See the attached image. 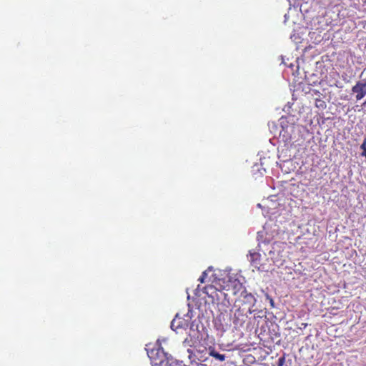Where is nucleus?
Instances as JSON below:
<instances>
[{
	"instance_id": "5",
	"label": "nucleus",
	"mask_w": 366,
	"mask_h": 366,
	"mask_svg": "<svg viewBox=\"0 0 366 366\" xmlns=\"http://www.w3.org/2000/svg\"><path fill=\"white\" fill-rule=\"evenodd\" d=\"M188 325L187 322L181 317H176L171 323V327L173 330H177L180 328H184Z\"/></svg>"
},
{
	"instance_id": "4",
	"label": "nucleus",
	"mask_w": 366,
	"mask_h": 366,
	"mask_svg": "<svg viewBox=\"0 0 366 366\" xmlns=\"http://www.w3.org/2000/svg\"><path fill=\"white\" fill-rule=\"evenodd\" d=\"M352 92L356 94L355 97L357 101L362 99L366 95V81H357L356 84L352 86Z\"/></svg>"
},
{
	"instance_id": "8",
	"label": "nucleus",
	"mask_w": 366,
	"mask_h": 366,
	"mask_svg": "<svg viewBox=\"0 0 366 366\" xmlns=\"http://www.w3.org/2000/svg\"><path fill=\"white\" fill-rule=\"evenodd\" d=\"M315 107L320 109H325L327 107V104L324 100L321 99H316Z\"/></svg>"
},
{
	"instance_id": "7",
	"label": "nucleus",
	"mask_w": 366,
	"mask_h": 366,
	"mask_svg": "<svg viewBox=\"0 0 366 366\" xmlns=\"http://www.w3.org/2000/svg\"><path fill=\"white\" fill-rule=\"evenodd\" d=\"M182 366V362L174 360L173 359L166 358V362L163 363V366Z\"/></svg>"
},
{
	"instance_id": "10",
	"label": "nucleus",
	"mask_w": 366,
	"mask_h": 366,
	"mask_svg": "<svg viewBox=\"0 0 366 366\" xmlns=\"http://www.w3.org/2000/svg\"><path fill=\"white\" fill-rule=\"evenodd\" d=\"M360 148L363 150L362 156L366 157V138H365Z\"/></svg>"
},
{
	"instance_id": "3",
	"label": "nucleus",
	"mask_w": 366,
	"mask_h": 366,
	"mask_svg": "<svg viewBox=\"0 0 366 366\" xmlns=\"http://www.w3.org/2000/svg\"><path fill=\"white\" fill-rule=\"evenodd\" d=\"M241 297H243V305L247 306L249 314H252L254 312L252 307L255 305L256 298L252 293L247 292L245 290H243L241 292Z\"/></svg>"
},
{
	"instance_id": "13",
	"label": "nucleus",
	"mask_w": 366,
	"mask_h": 366,
	"mask_svg": "<svg viewBox=\"0 0 366 366\" xmlns=\"http://www.w3.org/2000/svg\"><path fill=\"white\" fill-rule=\"evenodd\" d=\"M363 105H366V100L365 101V102L363 103Z\"/></svg>"
},
{
	"instance_id": "1",
	"label": "nucleus",
	"mask_w": 366,
	"mask_h": 366,
	"mask_svg": "<svg viewBox=\"0 0 366 366\" xmlns=\"http://www.w3.org/2000/svg\"><path fill=\"white\" fill-rule=\"evenodd\" d=\"M231 312L233 313L232 321L234 327L236 329L242 327L247 319L248 310H246V308H242L234 304Z\"/></svg>"
},
{
	"instance_id": "9",
	"label": "nucleus",
	"mask_w": 366,
	"mask_h": 366,
	"mask_svg": "<svg viewBox=\"0 0 366 366\" xmlns=\"http://www.w3.org/2000/svg\"><path fill=\"white\" fill-rule=\"evenodd\" d=\"M210 355H211L213 357H214V358H216L217 360H220V361H224V360H225V356H224V355L219 354V353L216 352H212L210 353Z\"/></svg>"
},
{
	"instance_id": "2",
	"label": "nucleus",
	"mask_w": 366,
	"mask_h": 366,
	"mask_svg": "<svg viewBox=\"0 0 366 366\" xmlns=\"http://www.w3.org/2000/svg\"><path fill=\"white\" fill-rule=\"evenodd\" d=\"M214 328L220 332H224L231 327V315L227 312H220L214 320Z\"/></svg>"
},
{
	"instance_id": "12",
	"label": "nucleus",
	"mask_w": 366,
	"mask_h": 366,
	"mask_svg": "<svg viewBox=\"0 0 366 366\" xmlns=\"http://www.w3.org/2000/svg\"><path fill=\"white\" fill-rule=\"evenodd\" d=\"M238 286L239 288H242V285L241 283L238 282L236 285H235V287Z\"/></svg>"
},
{
	"instance_id": "6",
	"label": "nucleus",
	"mask_w": 366,
	"mask_h": 366,
	"mask_svg": "<svg viewBox=\"0 0 366 366\" xmlns=\"http://www.w3.org/2000/svg\"><path fill=\"white\" fill-rule=\"evenodd\" d=\"M251 256V262L252 265L254 267H257L259 264V259H260V254L257 252H254L250 254Z\"/></svg>"
},
{
	"instance_id": "11",
	"label": "nucleus",
	"mask_w": 366,
	"mask_h": 366,
	"mask_svg": "<svg viewBox=\"0 0 366 366\" xmlns=\"http://www.w3.org/2000/svg\"><path fill=\"white\" fill-rule=\"evenodd\" d=\"M207 276V271H204L201 276L199 277L198 281H199L201 283H204L205 282V278Z\"/></svg>"
}]
</instances>
